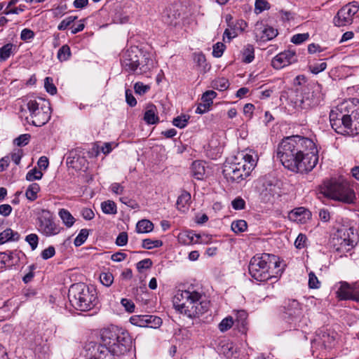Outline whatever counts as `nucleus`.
<instances>
[{
  "label": "nucleus",
  "instance_id": "0eeeda50",
  "mask_svg": "<svg viewBox=\"0 0 359 359\" xmlns=\"http://www.w3.org/2000/svg\"><path fill=\"white\" fill-rule=\"evenodd\" d=\"M323 192L326 197L346 204L353 203L356 199L353 189L345 181L330 180L325 184Z\"/></svg>",
  "mask_w": 359,
  "mask_h": 359
},
{
  "label": "nucleus",
  "instance_id": "e2e57ef3",
  "mask_svg": "<svg viewBox=\"0 0 359 359\" xmlns=\"http://www.w3.org/2000/svg\"><path fill=\"white\" fill-rule=\"evenodd\" d=\"M307 238L304 234L299 233L294 241V245L298 249H302L306 246Z\"/></svg>",
  "mask_w": 359,
  "mask_h": 359
},
{
  "label": "nucleus",
  "instance_id": "6e6d98bb",
  "mask_svg": "<svg viewBox=\"0 0 359 359\" xmlns=\"http://www.w3.org/2000/svg\"><path fill=\"white\" fill-rule=\"evenodd\" d=\"M122 343L119 339H116L114 340L115 345L113 346L112 349H111V353L116 357V359L120 355L126 353L128 350H122L119 348L120 344Z\"/></svg>",
  "mask_w": 359,
  "mask_h": 359
},
{
  "label": "nucleus",
  "instance_id": "a19ab883",
  "mask_svg": "<svg viewBox=\"0 0 359 359\" xmlns=\"http://www.w3.org/2000/svg\"><path fill=\"white\" fill-rule=\"evenodd\" d=\"M57 58L60 62L67 60L71 56L69 46H61L57 51Z\"/></svg>",
  "mask_w": 359,
  "mask_h": 359
},
{
  "label": "nucleus",
  "instance_id": "774afa93",
  "mask_svg": "<svg viewBox=\"0 0 359 359\" xmlns=\"http://www.w3.org/2000/svg\"><path fill=\"white\" fill-rule=\"evenodd\" d=\"M121 303L128 312L133 313L134 311L135 304L133 301L123 298L121 299Z\"/></svg>",
  "mask_w": 359,
  "mask_h": 359
},
{
  "label": "nucleus",
  "instance_id": "4c0bfd02",
  "mask_svg": "<svg viewBox=\"0 0 359 359\" xmlns=\"http://www.w3.org/2000/svg\"><path fill=\"white\" fill-rule=\"evenodd\" d=\"M88 235L89 230L87 229H82L74 241V245L79 247L83 245L88 238Z\"/></svg>",
  "mask_w": 359,
  "mask_h": 359
},
{
  "label": "nucleus",
  "instance_id": "9b49d317",
  "mask_svg": "<svg viewBox=\"0 0 359 359\" xmlns=\"http://www.w3.org/2000/svg\"><path fill=\"white\" fill-rule=\"evenodd\" d=\"M38 230L46 236H53L60 232L61 228L54 221L53 213L46 209L37 212Z\"/></svg>",
  "mask_w": 359,
  "mask_h": 359
},
{
  "label": "nucleus",
  "instance_id": "c03bdc74",
  "mask_svg": "<svg viewBox=\"0 0 359 359\" xmlns=\"http://www.w3.org/2000/svg\"><path fill=\"white\" fill-rule=\"evenodd\" d=\"M77 19L76 16L69 15L63 19L61 22L58 25L57 29L59 30H65L69 27Z\"/></svg>",
  "mask_w": 359,
  "mask_h": 359
},
{
  "label": "nucleus",
  "instance_id": "3c124183",
  "mask_svg": "<svg viewBox=\"0 0 359 359\" xmlns=\"http://www.w3.org/2000/svg\"><path fill=\"white\" fill-rule=\"evenodd\" d=\"M12 53V46H1L0 48V62L6 61Z\"/></svg>",
  "mask_w": 359,
  "mask_h": 359
},
{
  "label": "nucleus",
  "instance_id": "7c9ffc66",
  "mask_svg": "<svg viewBox=\"0 0 359 359\" xmlns=\"http://www.w3.org/2000/svg\"><path fill=\"white\" fill-rule=\"evenodd\" d=\"M153 229V223L148 219H142L136 225V231L140 233L151 232Z\"/></svg>",
  "mask_w": 359,
  "mask_h": 359
},
{
  "label": "nucleus",
  "instance_id": "e433bc0d",
  "mask_svg": "<svg viewBox=\"0 0 359 359\" xmlns=\"http://www.w3.org/2000/svg\"><path fill=\"white\" fill-rule=\"evenodd\" d=\"M231 227L233 232H235L236 233H239L244 232L247 229L248 224L245 220L239 219V220L233 221L231 223Z\"/></svg>",
  "mask_w": 359,
  "mask_h": 359
},
{
  "label": "nucleus",
  "instance_id": "5701e85b",
  "mask_svg": "<svg viewBox=\"0 0 359 359\" xmlns=\"http://www.w3.org/2000/svg\"><path fill=\"white\" fill-rule=\"evenodd\" d=\"M311 212L304 207H299L292 210L289 213V218L290 220L304 223L307 219H309Z\"/></svg>",
  "mask_w": 359,
  "mask_h": 359
},
{
  "label": "nucleus",
  "instance_id": "a18cd8bd",
  "mask_svg": "<svg viewBox=\"0 0 359 359\" xmlns=\"http://www.w3.org/2000/svg\"><path fill=\"white\" fill-rule=\"evenodd\" d=\"M255 58L253 46H248L243 53V61L250 63Z\"/></svg>",
  "mask_w": 359,
  "mask_h": 359
},
{
  "label": "nucleus",
  "instance_id": "c9c22d12",
  "mask_svg": "<svg viewBox=\"0 0 359 359\" xmlns=\"http://www.w3.org/2000/svg\"><path fill=\"white\" fill-rule=\"evenodd\" d=\"M327 67V63L325 62H310L308 68L309 71L313 74H318L322 72H323Z\"/></svg>",
  "mask_w": 359,
  "mask_h": 359
},
{
  "label": "nucleus",
  "instance_id": "4468645a",
  "mask_svg": "<svg viewBox=\"0 0 359 359\" xmlns=\"http://www.w3.org/2000/svg\"><path fill=\"white\" fill-rule=\"evenodd\" d=\"M281 183L276 180H266L260 191V198L264 203H273L283 194Z\"/></svg>",
  "mask_w": 359,
  "mask_h": 359
},
{
  "label": "nucleus",
  "instance_id": "4d7b16f0",
  "mask_svg": "<svg viewBox=\"0 0 359 359\" xmlns=\"http://www.w3.org/2000/svg\"><path fill=\"white\" fill-rule=\"evenodd\" d=\"M152 261L147 258L138 262L136 264L137 269L141 272L143 269H148L152 266Z\"/></svg>",
  "mask_w": 359,
  "mask_h": 359
},
{
  "label": "nucleus",
  "instance_id": "4be33fe9",
  "mask_svg": "<svg viewBox=\"0 0 359 359\" xmlns=\"http://www.w3.org/2000/svg\"><path fill=\"white\" fill-rule=\"evenodd\" d=\"M178 5H171L165 8L163 14V22L170 26H176L180 18V11Z\"/></svg>",
  "mask_w": 359,
  "mask_h": 359
},
{
  "label": "nucleus",
  "instance_id": "72a5a7b5",
  "mask_svg": "<svg viewBox=\"0 0 359 359\" xmlns=\"http://www.w3.org/2000/svg\"><path fill=\"white\" fill-rule=\"evenodd\" d=\"M101 208L104 213L108 215H115L117 212L116 203L112 201H104L101 204Z\"/></svg>",
  "mask_w": 359,
  "mask_h": 359
},
{
  "label": "nucleus",
  "instance_id": "6e6552de",
  "mask_svg": "<svg viewBox=\"0 0 359 359\" xmlns=\"http://www.w3.org/2000/svg\"><path fill=\"white\" fill-rule=\"evenodd\" d=\"M283 318L290 329L298 330L307 325V318L303 315L302 307L295 299H288L283 306Z\"/></svg>",
  "mask_w": 359,
  "mask_h": 359
},
{
  "label": "nucleus",
  "instance_id": "f8f14e48",
  "mask_svg": "<svg viewBox=\"0 0 359 359\" xmlns=\"http://www.w3.org/2000/svg\"><path fill=\"white\" fill-rule=\"evenodd\" d=\"M236 157L235 161L225 163L223 169V175L228 182H239L249 176L250 172L244 168Z\"/></svg>",
  "mask_w": 359,
  "mask_h": 359
},
{
  "label": "nucleus",
  "instance_id": "13d9d810",
  "mask_svg": "<svg viewBox=\"0 0 359 359\" xmlns=\"http://www.w3.org/2000/svg\"><path fill=\"white\" fill-rule=\"evenodd\" d=\"M269 4L265 0H256L255 1V11L261 13L264 10L269 9Z\"/></svg>",
  "mask_w": 359,
  "mask_h": 359
},
{
  "label": "nucleus",
  "instance_id": "1a4fd4ad",
  "mask_svg": "<svg viewBox=\"0 0 359 359\" xmlns=\"http://www.w3.org/2000/svg\"><path fill=\"white\" fill-rule=\"evenodd\" d=\"M32 123L37 127L45 125L50 118V106L45 100H30L27 103Z\"/></svg>",
  "mask_w": 359,
  "mask_h": 359
},
{
  "label": "nucleus",
  "instance_id": "dca6fc26",
  "mask_svg": "<svg viewBox=\"0 0 359 359\" xmlns=\"http://www.w3.org/2000/svg\"><path fill=\"white\" fill-rule=\"evenodd\" d=\"M351 234L353 235V230L351 227L341 226L337 229V231L332 234V243L337 246V250H340L346 246H353V241L351 238Z\"/></svg>",
  "mask_w": 359,
  "mask_h": 359
},
{
  "label": "nucleus",
  "instance_id": "69168bd1",
  "mask_svg": "<svg viewBox=\"0 0 359 359\" xmlns=\"http://www.w3.org/2000/svg\"><path fill=\"white\" fill-rule=\"evenodd\" d=\"M34 33L29 29H24L20 34V39L25 42H29V40L34 38Z\"/></svg>",
  "mask_w": 359,
  "mask_h": 359
},
{
  "label": "nucleus",
  "instance_id": "09e8293b",
  "mask_svg": "<svg viewBox=\"0 0 359 359\" xmlns=\"http://www.w3.org/2000/svg\"><path fill=\"white\" fill-rule=\"evenodd\" d=\"M100 282L105 286H110L114 281V276L109 272H103L100 276Z\"/></svg>",
  "mask_w": 359,
  "mask_h": 359
},
{
  "label": "nucleus",
  "instance_id": "39448f33",
  "mask_svg": "<svg viewBox=\"0 0 359 359\" xmlns=\"http://www.w3.org/2000/svg\"><path fill=\"white\" fill-rule=\"evenodd\" d=\"M249 273L257 281H265L271 278H277L283 271L281 261L277 256L263 253L252 257L248 266Z\"/></svg>",
  "mask_w": 359,
  "mask_h": 359
},
{
  "label": "nucleus",
  "instance_id": "423d86ee",
  "mask_svg": "<svg viewBox=\"0 0 359 359\" xmlns=\"http://www.w3.org/2000/svg\"><path fill=\"white\" fill-rule=\"evenodd\" d=\"M68 298L72 306L81 311H90L97 303L95 290L83 283H75L70 286Z\"/></svg>",
  "mask_w": 359,
  "mask_h": 359
},
{
  "label": "nucleus",
  "instance_id": "37998d69",
  "mask_svg": "<svg viewBox=\"0 0 359 359\" xmlns=\"http://www.w3.org/2000/svg\"><path fill=\"white\" fill-rule=\"evenodd\" d=\"M43 177V173L41 170L34 168L30 170L26 175V180L27 181L32 182L34 180H37L41 179Z\"/></svg>",
  "mask_w": 359,
  "mask_h": 359
},
{
  "label": "nucleus",
  "instance_id": "412c9836",
  "mask_svg": "<svg viewBox=\"0 0 359 359\" xmlns=\"http://www.w3.org/2000/svg\"><path fill=\"white\" fill-rule=\"evenodd\" d=\"M247 27V23L243 20H238L235 24L229 25L223 34V41L224 43H230L231 40L235 38L238 32H242Z\"/></svg>",
  "mask_w": 359,
  "mask_h": 359
},
{
  "label": "nucleus",
  "instance_id": "79ce46f5",
  "mask_svg": "<svg viewBox=\"0 0 359 359\" xmlns=\"http://www.w3.org/2000/svg\"><path fill=\"white\" fill-rule=\"evenodd\" d=\"M217 96V93L214 90H207L201 97V102L211 107L213 103V99Z\"/></svg>",
  "mask_w": 359,
  "mask_h": 359
},
{
  "label": "nucleus",
  "instance_id": "c756f323",
  "mask_svg": "<svg viewBox=\"0 0 359 359\" xmlns=\"http://www.w3.org/2000/svg\"><path fill=\"white\" fill-rule=\"evenodd\" d=\"M40 187L37 183H32L27 189L25 196L29 201H34L38 197Z\"/></svg>",
  "mask_w": 359,
  "mask_h": 359
},
{
  "label": "nucleus",
  "instance_id": "ea45409f",
  "mask_svg": "<svg viewBox=\"0 0 359 359\" xmlns=\"http://www.w3.org/2000/svg\"><path fill=\"white\" fill-rule=\"evenodd\" d=\"M189 118L190 116L189 115L182 114L175 118L172 121V123L179 128H183L187 125Z\"/></svg>",
  "mask_w": 359,
  "mask_h": 359
},
{
  "label": "nucleus",
  "instance_id": "58836bf2",
  "mask_svg": "<svg viewBox=\"0 0 359 359\" xmlns=\"http://www.w3.org/2000/svg\"><path fill=\"white\" fill-rule=\"evenodd\" d=\"M163 245V242L161 240H151L146 238L142 241V248L147 250H151L154 248H159Z\"/></svg>",
  "mask_w": 359,
  "mask_h": 359
},
{
  "label": "nucleus",
  "instance_id": "864d4df0",
  "mask_svg": "<svg viewBox=\"0 0 359 359\" xmlns=\"http://www.w3.org/2000/svg\"><path fill=\"white\" fill-rule=\"evenodd\" d=\"M309 287L312 289H318L320 287V282L313 272L309 274Z\"/></svg>",
  "mask_w": 359,
  "mask_h": 359
},
{
  "label": "nucleus",
  "instance_id": "6ab92c4d",
  "mask_svg": "<svg viewBox=\"0 0 359 359\" xmlns=\"http://www.w3.org/2000/svg\"><path fill=\"white\" fill-rule=\"evenodd\" d=\"M132 324L139 327L157 328L162 324L161 318L152 315L134 316L130 318Z\"/></svg>",
  "mask_w": 359,
  "mask_h": 359
},
{
  "label": "nucleus",
  "instance_id": "f704fd0d",
  "mask_svg": "<svg viewBox=\"0 0 359 359\" xmlns=\"http://www.w3.org/2000/svg\"><path fill=\"white\" fill-rule=\"evenodd\" d=\"M191 200V194L187 191H184L179 196L176 205L178 210H181L189 203Z\"/></svg>",
  "mask_w": 359,
  "mask_h": 359
},
{
  "label": "nucleus",
  "instance_id": "f03ea898",
  "mask_svg": "<svg viewBox=\"0 0 359 359\" xmlns=\"http://www.w3.org/2000/svg\"><path fill=\"white\" fill-rule=\"evenodd\" d=\"M332 128L338 134L354 136L359 134V100H348L330 113Z\"/></svg>",
  "mask_w": 359,
  "mask_h": 359
},
{
  "label": "nucleus",
  "instance_id": "20e7f679",
  "mask_svg": "<svg viewBox=\"0 0 359 359\" xmlns=\"http://www.w3.org/2000/svg\"><path fill=\"white\" fill-rule=\"evenodd\" d=\"M116 339H119L122 342L119 348L130 349L132 340L128 332L116 326H111L102 330L101 342L92 346V355L88 359H116L111 353V349L115 345L114 340Z\"/></svg>",
  "mask_w": 359,
  "mask_h": 359
},
{
  "label": "nucleus",
  "instance_id": "b1692460",
  "mask_svg": "<svg viewBox=\"0 0 359 359\" xmlns=\"http://www.w3.org/2000/svg\"><path fill=\"white\" fill-rule=\"evenodd\" d=\"M193 60L200 72L205 73L210 69V65L207 62L206 58L202 53H194Z\"/></svg>",
  "mask_w": 359,
  "mask_h": 359
},
{
  "label": "nucleus",
  "instance_id": "8fccbe9b",
  "mask_svg": "<svg viewBox=\"0 0 359 359\" xmlns=\"http://www.w3.org/2000/svg\"><path fill=\"white\" fill-rule=\"evenodd\" d=\"M309 38V33L294 34L290 39V42L294 44H300L306 41Z\"/></svg>",
  "mask_w": 359,
  "mask_h": 359
},
{
  "label": "nucleus",
  "instance_id": "9d476101",
  "mask_svg": "<svg viewBox=\"0 0 359 359\" xmlns=\"http://www.w3.org/2000/svg\"><path fill=\"white\" fill-rule=\"evenodd\" d=\"M322 90V86L318 83L311 84L304 88L299 100L301 108L309 109L319 105L324 100Z\"/></svg>",
  "mask_w": 359,
  "mask_h": 359
},
{
  "label": "nucleus",
  "instance_id": "cd10ccee",
  "mask_svg": "<svg viewBox=\"0 0 359 359\" xmlns=\"http://www.w3.org/2000/svg\"><path fill=\"white\" fill-rule=\"evenodd\" d=\"M20 237V236L17 231H14L11 229L8 228L0 233V245L7 242L18 241Z\"/></svg>",
  "mask_w": 359,
  "mask_h": 359
},
{
  "label": "nucleus",
  "instance_id": "7ed1b4c3",
  "mask_svg": "<svg viewBox=\"0 0 359 359\" xmlns=\"http://www.w3.org/2000/svg\"><path fill=\"white\" fill-rule=\"evenodd\" d=\"M172 302L177 311L190 318L205 313L210 306V302L206 300V296L203 290L195 289L194 287L177 291Z\"/></svg>",
  "mask_w": 359,
  "mask_h": 359
},
{
  "label": "nucleus",
  "instance_id": "f257e3e1",
  "mask_svg": "<svg viewBox=\"0 0 359 359\" xmlns=\"http://www.w3.org/2000/svg\"><path fill=\"white\" fill-rule=\"evenodd\" d=\"M277 157L287 170L303 174L316 167L318 151L311 139L292 135L283 138L278 144Z\"/></svg>",
  "mask_w": 359,
  "mask_h": 359
},
{
  "label": "nucleus",
  "instance_id": "de8ad7c7",
  "mask_svg": "<svg viewBox=\"0 0 359 359\" xmlns=\"http://www.w3.org/2000/svg\"><path fill=\"white\" fill-rule=\"evenodd\" d=\"M44 87L46 90L50 95H55L57 93V88L53 83V79L46 77L44 80Z\"/></svg>",
  "mask_w": 359,
  "mask_h": 359
},
{
  "label": "nucleus",
  "instance_id": "338daca9",
  "mask_svg": "<svg viewBox=\"0 0 359 359\" xmlns=\"http://www.w3.org/2000/svg\"><path fill=\"white\" fill-rule=\"evenodd\" d=\"M128 234L126 232H121L120 233L116 239V244L118 246H124L128 243Z\"/></svg>",
  "mask_w": 359,
  "mask_h": 359
},
{
  "label": "nucleus",
  "instance_id": "bb28decb",
  "mask_svg": "<svg viewBox=\"0 0 359 359\" xmlns=\"http://www.w3.org/2000/svg\"><path fill=\"white\" fill-rule=\"evenodd\" d=\"M191 172L196 180H203L205 172L204 163L201 161H194L191 167Z\"/></svg>",
  "mask_w": 359,
  "mask_h": 359
},
{
  "label": "nucleus",
  "instance_id": "052dcab7",
  "mask_svg": "<svg viewBox=\"0 0 359 359\" xmlns=\"http://www.w3.org/2000/svg\"><path fill=\"white\" fill-rule=\"evenodd\" d=\"M134 90L137 94L144 95L149 90V86L142 82H137L134 85Z\"/></svg>",
  "mask_w": 359,
  "mask_h": 359
},
{
  "label": "nucleus",
  "instance_id": "5fc2aeb1",
  "mask_svg": "<svg viewBox=\"0 0 359 359\" xmlns=\"http://www.w3.org/2000/svg\"><path fill=\"white\" fill-rule=\"evenodd\" d=\"M13 252H0V269L4 268L13 257Z\"/></svg>",
  "mask_w": 359,
  "mask_h": 359
},
{
  "label": "nucleus",
  "instance_id": "473e14b6",
  "mask_svg": "<svg viewBox=\"0 0 359 359\" xmlns=\"http://www.w3.org/2000/svg\"><path fill=\"white\" fill-rule=\"evenodd\" d=\"M63 223L67 227H71L75 222V219L72 214L66 209H60L58 213Z\"/></svg>",
  "mask_w": 359,
  "mask_h": 359
},
{
  "label": "nucleus",
  "instance_id": "49530a36",
  "mask_svg": "<svg viewBox=\"0 0 359 359\" xmlns=\"http://www.w3.org/2000/svg\"><path fill=\"white\" fill-rule=\"evenodd\" d=\"M233 325V318L231 316L224 318L219 324V329L221 332H225L229 330Z\"/></svg>",
  "mask_w": 359,
  "mask_h": 359
},
{
  "label": "nucleus",
  "instance_id": "bf43d9fd",
  "mask_svg": "<svg viewBox=\"0 0 359 359\" xmlns=\"http://www.w3.org/2000/svg\"><path fill=\"white\" fill-rule=\"evenodd\" d=\"M29 134L20 135L18 137L15 139L14 143L19 147L25 146L29 143Z\"/></svg>",
  "mask_w": 359,
  "mask_h": 359
},
{
  "label": "nucleus",
  "instance_id": "2eb2a0df",
  "mask_svg": "<svg viewBox=\"0 0 359 359\" xmlns=\"http://www.w3.org/2000/svg\"><path fill=\"white\" fill-rule=\"evenodd\" d=\"M359 4L356 1H353L342 7L334 18V22L336 26L341 27L351 24L353 15L358 13Z\"/></svg>",
  "mask_w": 359,
  "mask_h": 359
},
{
  "label": "nucleus",
  "instance_id": "2f4dec72",
  "mask_svg": "<svg viewBox=\"0 0 359 359\" xmlns=\"http://www.w3.org/2000/svg\"><path fill=\"white\" fill-rule=\"evenodd\" d=\"M212 87L217 90L224 91L229 88V81L224 77H219L212 81Z\"/></svg>",
  "mask_w": 359,
  "mask_h": 359
},
{
  "label": "nucleus",
  "instance_id": "f3484780",
  "mask_svg": "<svg viewBox=\"0 0 359 359\" xmlns=\"http://www.w3.org/2000/svg\"><path fill=\"white\" fill-rule=\"evenodd\" d=\"M337 294L341 300H353L359 302V285L357 283L351 285L346 282H341Z\"/></svg>",
  "mask_w": 359,
  "mask_h": 359
},
{
  "label": "nucleus",
  "instance_id": "680f3d73",
  "mask_svg": "<svg viewBox=\"0 0 359 359\" xmlns=\"http://www.w3.org/2000/svg\"><path fill=\"white\" fill-rule=\"evenodd\" d=\"M231 205L234 210H243L245 208V201L241 197H237L232 201Z\"/></svg>",
  "mask_w": 359,
  "mask_h": 359
},
{
  "label": "nucleus",
  "instance_id": "ddd939ff",
  "mask_svg": "<svg viewBox=\"0 0 359 359\" xmlns=\"http://www.w3.org/2000/svg\"><path fill=\"white\" fill-rule=\"evenodd\" d=\"M142 50L139 46H130L123 51L121 64L123 67L129 72H134L140 66V57Z\"/></svg>",
  "mask_w": 359,
  "mask_h": 359
},
{
  "label": "nucleus",
  "instance_id": "a878e982",
  "mask_svg": "<svg viewBox=\"0 0 359 359\" xmlns=\"http://www.w3.org/2000/svg\"><path fill=\"white\" fill-rule=\"evenodd\" d=\"M241 158L238 161L243 165L244 168H246L247 170H249L250 172L256 166L257 159L256 156H253L252 154L241 153L239 155Z\"/></svg>",
  "mask_w": 359,
  "mask_h": 359
},
{
  "label": "nucleus",
  "instance_id": "0e129e2a",
  "mask_svg": "<svg viewBox=\"0 0 359 359\" xmlns=\"http://www.w3.org/2000/svg\"><path fill=\"white\" fill-rule=\"evenodd\" d=\"M55 255V250L53 246H49L41 252V257L46 260Z\"/></svg>",
  "mask_w": 359,
  "mask_h": 359
},
{
  "label": "nucleus",
  "instance_id": "603ef678",
  "mask_svg": "<svg viewBox=\"0 0 359 359\" xmlns=\"http://www.w3.org/2000/svg\"><path fill=\"white\" fill-rule=\"evenodd\" d=\"M25 241L29 244L32 250H34L39 243V237L36 233H30L25 238Z\"/></svg>",
  "mask_w": 359,
  "mask_h": 359
},
{
  "label": "nucleus",
  "instance_id": "c85d7f7f",
  "mask_svg": "<svg viewBox=\"0 0 359 359\" xmlns=\"http://www.w3.org/2000/svg\"><path fill=\"white\" fill-rule=\"evenodd\" d=\"M156 106L151 105L148 107L144 115V120L147 124L153 125L158 122L159 118L156 114Z\"/></svg>",
  "mask_w": 359,
  "mask_h": 359
},
{
  "label": "nucleus",
  "instance_id": "393cba45",
  "mask_svg": "<svg viewBox=\"0 0 359 359\" xmlns=\"http://www.w3.org/2000/svg\"><path fill=\"white\" fill-rule=\"evenodd\" d=\"M277 34V30L271 27H265L262 30L258 29L256 30V36L259 37L262 42L268 41L276 37Z\"/></svg>",
  "mask_w": 359,
  "mask_h": 359
},
{
  "label": "nucleus",
  "instance_id": "aec40b11",
  "mask_svg": "<svg viewBox=\"0 0 359 359\" xmlns=\"http://www.w3.org/2000/svg\"><path fill=\"white\" fill-rule=\"evenodd\" d=\"M177 238L179 243L183 245L203 243H208L211 240V236L207 235L205 236V238H203L201 236L195 234L191 231H186L180 233Z\"/></svg>",
  "mask_w": 359,
  "mask_h": 359
},
{
  "label": "nucleus",
  "instance_id": "a211bd4d",
  "mask_svg": "<svg viewBox=\"0 0 359 359\" xmlns=\"http://www.w3.org/2000/svg\"><path fill=\"white\" fill-rule=\"evenodd\" d=\"M297 61V56L294 50H287L278 53L271 61V65L276 69H282Z\"/></svg>",
  "mask_w": 359,
  "mask_h": 359
}]
</instances>
